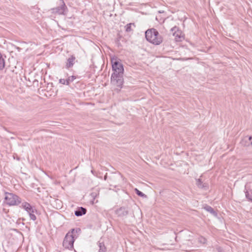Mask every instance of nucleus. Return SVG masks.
<instances>
[{
  "instance_id": "nucleus-1",
  "label": "nucleus",
  "mask_w": 252,
  "mask_h": 252,
  "mask_svg": "<svg viewBox=\"0 0 252 252\" xmlns=\"http://www.w3.org/2000/svg\"><path fill=\"white\" fill-rule=\"evenodd\" d=\"M146 39L155 45H159L162 42V37L155 29H149L145 32Z\"/></svg>"
},
{
  "instance_id": "nucleus-2",
  "label": "nucleus",
  "mask_w": 252,
  "mask_h": 252,
  "mask_svg": "<svg viewBox=\"0 0 252 252\" xmlns=\"http://www.w3.org/2000/svg\"><path fill=\"white\" fill-rule=\"evenodd\" d=\"M5 202L9 206H17L22 202L21 198L14 193L5 192Z\"/></svg>"
},
{
  "instance_id": "nucleus-3",
  "label": "nucleus",
  "mask_w": 252,
  "mask_h": 252,
  "mask_svg": "<svg viewBox=\"0 0 252 252\" xmlns=\"http://www.w3.org/2000/svg\"><path fill=\"white\" fill-rule=\"evenodd\" d=\"M75 238L73 234H70V232H68L65 235L63 242V247L67 250L72 251L74 249V243Z\"/></svg>"
},
{
  "instance_id": "nucleus-4",
  "label": "nucleus",
  "mask_w": 252,
  "mask_h": 252,
  "mask_svg": "<svg viewBox=\"0 0 252 252\" xmlns=\"http://www.w3.org/2000/svg\"><path fill=\"white\" fill-rule=\"evenodd\" d=\"M112 69L114 72L112 75H122L124 73V68L122 64L118 61H112Z\"/></svg>"
},
{
  "instance_id": "nucleus-5",
  "label": "nucleus",
  "mask_w": 252,
  "mask_h": 252,
  "mask_svg": "<svg viewBox=\"0 0 252 252\" xmlns=\"http://www.w3.org/2000/svg\"><path fill=\"white\" fill-rule=\"evenodd\" d=\"M111 82L117 87L121 88L124 82L123 74L112 75Z\"/></svg>"
},
{
  "instance_id": "nucleus-6",
  "label": "nucleus",
  "mask_w": 252,
  "mask_h": 252,
  "mask_svg": "<svg viewBox=\"0 0 252 252\" xmlns=\"http://www.w3.org/2000/svg\"><path fill=\"white\" fill-rule=\"evenodd\" d=\"M171 31L173 33V35L175 36L176 41H180L182 38H183L182 31L179 30L177 27L175 26L172 28L171 29Z\"/></svg>"
},
{
  "instance_id": "nucleus-7",
  "label": "nucleus",
  "mask_w": 252,
  "mask_h": 252,
  "mask_svg": "<svg viewBox=\"0 0 252 252\" xmlns=\"http://www.w3.org/2000/svg\"><path fill=\"white\" fill-rule=\"evenodd\" d=\"M62 4L56 8L51 9L52 13L58 14H63L66 6L63 1H62Z\"/></svg>"
},
{
  "instance_id": "nucleus-8",
  "label": "nucleus",
  "mask_w": 252,
  "mask_h": 252,
  "mask_svg": "<svg viewBox=\"0 0 252 252\" xmlns=\"http://www.w3.org/2000/svg\"><path fill=\"white\" fill-rule=\"evenodd\" d=\"M115 213L118 217H123L128 215V211L125 207H122L116 210Z\"/></svg>"
},
{
  "instance_id": "nucleus-9",
  "label": "nucleus",
  "mask_w": 252,
  "mask_h": 252,
  "mask_svg": "<svg viewBox=\"0 0 252 252\" xmlns=\"http://www.w3.org/2000/svg\"><path fill=\"white\" fill-rule=\"evenodd\" d=\"M75 57L74 55H71L68 59H67L65 67L66 68L72 67L74 65L75 61Z\"/></svg>"
},
{
  "instance_id": "nucleus-10",
  "label": "nucleus",
  "mask_w": 252,
  "mask_h": 252,
  "mask_svg": "<svg viewBox=\"0 0 252 252\" xmlns=\"http://www.w3.org/2000/svg\"><path fill=\"white\" fill-rule=\"evenodd\" d=\"M21 207L23 208L26 211L27 213L29 212H32V209L34 208V207H32L31 204L27 202H23L22 203Z\"/></svg>"
},
{
  "instance_id": "nucleus-11",
  "label": "nucleus",
  "mask_w": 252,
  "mask_h": 252,
  "mask_svg": "<svg viewBox=\"0 0 252 252\" xmlns=\"http://www.w3.org/2000/svg\"><path fill=\"white\" fill-rule=\"evenodd\" d=\"M135 27L136 26L133 23L127 24L125 27V31L127 32H132Z\"/></svg>"
},
{
  "instance_id": "nucleus-12",
  "label": "nucleus",
  "mask_w": 252,
  "mask_h": 252,
  "mask_svg": "<svg viewBox=\"0 0 252 252\" xmlns=\"http://www.w3.org/2000/svg\"><path fill=\"white\" fill-rule=\"evenodd\" d=\"M87 212V210L86 208L83 207H80L77 210L75 211V215L79 217L83 215H85Z\"/></svg>"
},
{
  "instance_id": "nucleus-13",
  "label": "nucleus",
  "mask_w": 252,
  "mask_h": 252,
  "mask_svg": "<svg viewBox=\"0 0 252 252\" xmlns=\"http://www.w3.org/2000/svg\"><path fill=\"white\" fill-rule=\"evenodd\" d=\"M37 213V210L34 208L32 209V212H29L28 214L29 215V216L30 217L31 220L35 221L36 220V217L34 215V213Z\"/></svg>"
},
{
  "instance_id": "nucleus-14",
  "label": "nucleus",
  "mask_w": 252,
  "mask_h": 252,
  "mask_svg": "<svg viewBox=\"0 0 252 252\" xmlns=\"http://www.w3.org/2000/svg\"><path fill=\"white\" fill-rule=\"evenodd\" d=\"M97 244L99 248L98 251L99 252H105L106 251V248L103 242H102L100 241H99L98 242Z\"/></svg>"
},
{
  "instance_id": "nucleus-15",
  "label": "nucleus",
  "mask_w": 252,
  "mask_h": 252,
  "mask_svg": "<svg viewBox=\"0 0 252 252\" xmlns=\"http://www.w3.org/2000/svg\"><path fill=\"white\" fill-rule=\"evenodd\" d=\"M204 209L208 212H210L211 214H212L214 216H217V213L214 210V209L212 207H211V206L207 205L204 207Z\"/></svg>"
},
{
  "instance_id": "nucleus-16",
  "label": "nucleus",
  "mask_w": 252,
  "mask_h": 252,
  "mask_svg": "<svg viewBox=\"0 0 252 252\" xmlns=\"http://www.w3.org/2000/svg\"><path fill=\"white\" fill-rule=\"evenodd\" d=\"M5 66V61L2 57V55L0 53V70H2Z\"/></svg>"
},
{
  "instance_id": "nucleus-17",
  "label": "nucleus",
  "mask_w": 252,
  "mask_h": 252,
  "mask_svg": "<svg viewBox=\"0 0 252 252\" xmlns=\"http://www.w3.org/2000/svg\"><path fill=\"white\" fill-rule=\"evenodd\" d=\"M196 184L199 188L201 189H203L207 187V186L205 184H203L200 179L197 180Z\"/></svg>"
},
{
  "instance_id": "nucleus-18",
  "label": "nucleus",
  "mask_w": 252,
  "mask_h": 252,
  "mask_svg": "<svg viewBox=\"0 0 252 252\" xmlns=\"http://www.w3.org/2000/svg\"><path fill=\"white\" fill-rule=\"evenodd\" d=\"M247 185H246L245 186V190H244V192H245V193L246 197L247 198V199L248 200L252 202V198L250 196L249 193L248 192V190L247 189Z\"/></svg>"
},
{
  "instance_id": "nucleus-19",
  "label": "nucleus",
  "mask_w": 252,
  "mask_h": 252,
  "mask_svg": "<svg viewBox=\"0 0 252 252\" xmlns=\"http://www.w3.org/2000/svg\"><path fill=\"white\" fill-rule=\"evenodd\" d=\"M76 76L74 75L69 77L67 79V85H69L71 82H72L76 79Z\"/></svg>"
},
{
  "instance_id": "nucleus-20",
  "label": "nucleus",
  "mask_w": 252,
  "mask_h": 252,
  "mask_svg": "<svg viewBox=\"0 0 252 252\" xmlns=\"http://www.w3.org/2000/svg\"><path fill=\"white\" fill-rule=\"evenodd\" d=\"M136 193L139 196L142 197H146V195L141 191L137 189H135Z\"/></svg>"
},
{
  "instance_id": "nucleus-21",
  "label": "nucleus",
  "mask_w": 252,
  "mask_h": 252,
  "mask_svg": "<svg viewBox=\"0 0 252 252\" xmlns=\"http://www.w3.org/2000/svg\"><path fill=\"white\" fill-rule=\"evenodd\" d=\"M198 242L201 244H205L206 242V239L203 237H200L198 238Z\"/></svg>"
},
{
  "instance_id": "nucleus-22",
  "label": "nucleus",
  "mask_w": 252,
  "mask_h": 252,
  "mask_svg": "<svg viewBox=\"0 0 252 252\" xmlns=\"http://www.w3.org/2000/svg\"><path fill=\"white\" fill-rule=\"evenodd\" d=\"M69 232H70V234H72L73 233H79L81 232V229L79 228H73L71 229L70 231Z\"/></svg>"
},
{
  "instance_id": "nucleus-23",
  "label": "nucleus",
  "mask_w": 252,
  "mask_h": 252,
  "mask_svg": "<svg viewBox=\"0 0 252 252\" xmlns=\"http://www.w3.org/2000/svg\"><path fill=\"white\" fill-rule=\"evenodd\" d=\"M59 82L62 84L67 85V79H60Z\"/></svg>"
},
{
  "instance_id": "nucleus-24",
  "label": "nucleus",
  "mask_w": 252,
  "mask_h": 252,
  "mask_svg": "<svg viewBox=\"0 0 252 252\" xmlns=\"http://www.w3.org/2000/svg\"><path fill=\"white\" fill-rule=\"evenodd\" d=\"M91 195L92 196V198H93L94 199L95 198V197L97 195V193L96 192H92L91 194Z\"/></svg>"
}]
</instances>
